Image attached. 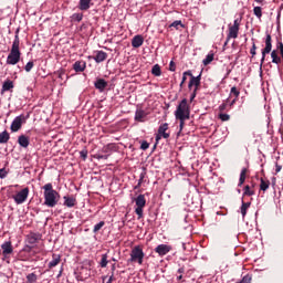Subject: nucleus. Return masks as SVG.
Returning <instances> with one entry per match:
<instances>
[{"label": "nucleus", "mask_w": 283, "mask_h": 283, "mask_svg": "<svg viewBox=\"0 0 283 283\" xmlns=\"http://www.w3.org/2000/svg\"><path fill=\"white\" fill-rule=\"evenodd\" d=\"M44 190V206L49 208H55L57 206L61 195L57 190H54V186L52 184H45L43 186Z\"/></svg>", "instance_id": "f257e3e1"}, {"label": "nucleus", "mask_w": 283, "mask_h": 283, "mask_svg": "<svg viewBox=\"0 0 283 283\" xmlns=\"http://www.w3.org/2000/svg\"><path fill=\"white\" fill-rule=\"evenodd\" d=\"M20 43L21 42H20L19 31H17L12 46H11V51L7 57V64L11 66H15L17 64H19V62H21L22 53L20 50Z\"/></svg>", "instance_id": "f03ea898"}, {"label": "nucleus", "mask_w": 283, "mask_h": 283, "mask_svg": "<svg viewBox=\"0 0 283 283\" xmlns=\"http://www.w3.org/2000/svg\"><path fill=\"white\" fill-rule=\"evenodd\" d=\"M190 114L191 111L188 104V99H181L175 111V117H182V119L186 122L187 119H190Z\"/></svg>", "instance_id": "7ed1b4c3"}, {"label": "nucleus", "mask_w": 283, "mask_h": 283, "mask_svg": "<svg viewBox=\"0 0 283 283\" xmlns=\"http://www.w3.org/2000/svg\"><path fill=\"white\" fill-rule=\"evenodd\" d=\"M144 259H145V252L142 248V245H135V248H133V250L130 251V262H137L139 263V265H142L144 263Z\"/></svg>", "instance_id": "20e7f679"}, {"label": "nucleus", "mask_w": 283, "mask_h": 283, "mask_svg": "<svg viewBox=\"0 0 283 283\" xmlns=\"http://www.w3.org/2000/svg\"><path fill=\"white\" fill-rule=\"evenodd\" d=\"M135 203H136L135 212H136L138 219H143V217H144V208H145V206L147 203L145 195H138L135 198Z\"/></svg>", "instance_id": "39448f33"}, {"label": "nucleus", "mask_w": 283, "mask_h": 283, "mask_svg": "<svg viewBox=\"0 0 283 283\" xmlns=\"http://www.w3.org/2000/svg\"><path fill=\"white\" fill-rule=\"evenodd\" d=\"M242 20H234L233 24H229L228 41L229 39H237Z\"/></svg>", "instance_id": "423d86ee"}, {"label": "nucleus", "mask_w": 283, "mask_h": 283, "mask_svg": "<svg viewBox=\"0 0 283 283\" xmlns=\"http://www.w3.org/2000/svg\"><path fill=\"white\" fill-rule=\"evenodd\" d=\"M29 195H30V188H28V187L23 188L22 190L17 192V195H13V200L18 205L24 203V201H27Z\"/></svg>", "instance_id": "0eeeda50"}, {"label": "nucleus", "mask_w": 283, "mask_h": 283, "mask_svg": "<svg viewBox=\"0 0 283 283\" xmlns=\"http://www.w3.org/2000/svg\"><path fill=\"white\" fill-rule=\"evenodd\" d=\"M25 122H27L25 115H19L18 117H15L11 124L12 133H18L19 130H21Z\"/></svg>", "instance_id": "6e6552de"}, {"label": "nucleus", "mask_w": 283, "mask_h": 283, "mask_svg": "<svg viewBox=\"0 0 283 283\" xmlns=\"http://www.w3.org/2000/svg\"><path fill=\"white\" fill-rule=\"evenodd\" d=\"M169 130V124H161L158 128V134L156 135V143L160 142V139L164 137V139H169L170 133Z\"/></svg>", "instance_id": "1a4fd4ad"}, {"label": "nucleus", "mask_w": 283, "mask_h": 283, "mask_svg": "<svg viewBox=\"0 0 283 283\" xmlns=\"http://www.w3.org/2000/svg\"><path fill=\"white\" fill-rule=\"evenodd\" d=\"M271 51H272V35H270V33H268L266 39H265V48L262 51L261 66L265 62V55L271 53Z\"/></svg>", "instance_id": "9d476101"}, {"label": "nucleus", "mask_w": 283, "mask_h": 283, "mask_svg": "<svg viewBox=\"0 0 283 283\" xmlns=\"http://www.w3.org/2000/svg\"><path fill=\"white\" fill-rule=\"evenodd\" d=\"M193 86H195V88H193ZM200 86H201V75H198L197 77H195V75H192V73H190V82L188 84L189 91H191V88H193V91H196V95H197Z\"/></svg>", "instance_id": "9b49d317"}, {"label": "nucleus", "mask_w": 283, "mask_h": 283, "mask_svg": "<svg viewBox=\"0 0 283 283\" xmlns=\"http://www.w3.org/2000/svg\"><path fill=\"white\" fill-rule=\"evenodd\" d=\"M1 249L3 259H9L10 254L14 251L12 241H4V243L1 244Z\"/></svg>", "instance_id": "f8f14e48"}, {"label": "nucleus", "mask_w": 283, "mask_h": 283, "mask_svg": "<svg viewBox=\"0 0 283 283\" xmlns=\"http://www.w3.org/2000/svg\"><path fill=\"white\" fill-rule=\"evenodd\" d=\"M170 250H171V245H167L166 243H160L155 248V252H157L159 256H164L165 254H168Z\"/></svg>", "instance_id": "ddd939ff"}, {"label": "nucleus", "mask_w": 283, "mask_h": 283, "mask_svg": "<svg viewBox=\"0 0 283 283\" xmlns=\"http://www.w3.org/2000/svg\"><path fill=\"white\" fill-rule=\"evenodd\" d=\"M147 113L143 108H137L135 113V122H146Z\"/></svg>", "instance_id": "4468645a"}, {"label": "nucleus", "mask_w": 283, "mask_h": 283, "mask_svg": "<svg viewBox=\"0 0 283 283\" xmlns=\"http://www.w3.org/2000/svg\"><path fill=\"white\" fill-rule=\"evenodd\" d=\"M107 57L108 55L105 53V51H97L93 60H95L97 64H101L102 62H105Z\"/></svg>", "instance_id": "2eb2a0df"}, {"label": "nucleus", "mask_w": 283, "mask_h": 283, "mask_svg": "<svg viewBox=\"0 0 283 283\" xmlns=\"http://www.w3.org/2000/svg\"><path fill=\"white\" fill-rule=\"evenodd\" d=\"M14 88V82L12 80H6L2 84L1 95H4L8 91H12Z\"/></svg>", "instance_id": "dca6fc26"}, {"label": "nucleus", "mask_w": 283, "mask_h": 283, "mask_svg": "<svg viewBox=\"0 0 283 283\" xmlns=\"http://www.w3.org/2000/svg\"><path fill=\"white\" fill-rule=\"evenodd\" d=\"M18 144L22 148H28V146H30V137H28L27 135H20L18 137Z\"/></svg>", "instance_id": "f3484780"}, {"label": "nucleus", "mask_w": 283, "mask_h": 283, "mask_svg": "<svg viewBox=\"0 0 283 283\" xmlns=\"http://www.w3.org/2000/svg\"><path fill=\"white\" fill-rule=\"evenodd\" d=\"M94 85H95V88H97L101 93H103L105 88H107L108 82H106V80L98 78L96 80Z\"/></svg>", "instance_id": "a211bd4d"}, {"label": "nucleus", "mask_w": 283, "mask_h": 283, "mask_svg": "<svg viewBox=\"0 0 283 283\" xmlns=\"http://www.w3.org/2000/svg\"><path fill=\"white\" fill-rule=\"evenodd\" d=\"M144 41L145 40L143 35H135V38H133V41H132L133 49H140V46H143Z\"/></svg>", "instance_id": "6ab92c4d"}, {"label": "nucleus", "mask_w": 283, "mask_h": 283, "mask_svg": "<svg viewBox=\"0 0 283 283\" xmlns=\"http://www.w3.org/2000/svg\"><path fill=\"white\" fill-rule=\"evenodd\" d=\"M86 69V62H83V61H78V62H75L73 64V70L76 72V73H83Z\"/></svg>", "instance_id": "aec40b11"}, {"label": "nucleus", "mask_w": 283, "mask_h": 283, "mask_svg": "<svg viewBox=\"0 0 283 283\" xmlns=\"http://www.w3.org/2000/svg\"><path fill=\"white\" fill-rule=\"evenodd\" d=\"M91 6H93V0H80L78 1L80 10H90Z\"/></svg>", "instance_id": "412c9836"}, {"label": "nucleus", "mask_w": 283, "mask_h": 283, "mask_svg": "<svg viewBox=\"0 0 283 283\" xmlns=\"http://www.w3.org/2000/svg\"><path fill=\"white\" fill-rule=\"evenodd\" d=\"M77 201L75 197H64V206H67V208H74L76 206Z\"/></svg>", "instance_id": "4be33fe9"}, {"label": "nucleus", "mask_w": 283, "mask_h": 283, "mask_svg": "<svg viewBox=\"0 0 283 283\" xmlns=\"http://www.w3.org/2000/svg\"><path fill=\"white\" fill-rule=\"evenodd\" d=\"M61 263V254H53L52 255V261L49 262V268H56Z\"/></svg>", "instance_id": "5701e85b"}, {"label": "nucleus", "mask_w": 283, "mask_h": 283, "mask_svg": "<svg viewBox=\"0 0 283 283\" xmlns=\"http://www.w3.org/2000/svg\"><path fill=\"white\" fill-rule=\"evenodd\" d=\"M230 95H234V99H232V102L230 103V106H234L240 97V91H238L237 86H232Z\"/></svg>", "instance_id": "b1692460"}, {"label": "nucleus", "mask_w": 283, "mask_h": 283, "mask_svg": "<svg viewBox=\"0 0 283 283\" xmlns=\"http://www.w3.org/2000/svg\"><path fill=\"white\" fill-rule=\"evenodd\" d=\"M260 190H262L263 192H266V190H269L270 186H271V181H269V179H264L263 177H261L260 180Z\"/></svg>", "instance_id": "393cba45"}, {"label": "nucleus", "mask_w": 283, "mask_h": 283, "mask_svg": "<svg viewBox=\"0 0 283 283\" xmlns=\"http://www.w3.org/2000/svg\"><path fill=\"white\" fill-rule=\"evenodd\" d=\"M248 172H249L248 168H242L240 174V179H239V187H242L244 185Z\"/></svg>", "instance_id": "a878e982"}, {"label": "nucleus", "mask_w": 283, "mask_h": 283, "mask_svg": "<svg viewBox=\"0 0 283 283\" xmlns=\"http://www.w3.org/2000/svg\"><path fill=\"white\" fill-rule=\"evenodd\" d=\"M250 206H251V201L245 202L244 200H242L241 214L243 218L247 217V212H248Z\"/></svg>", "instance_id": "bb28decb"}, {"label": "nucleus", "mask_w": 283, "mask_h": 283, "mask_svg": "<svg viewBox=\"0 0 283 283\" xmlns=\"http://www.w3.org/2000/svg\"><path fill=\"white\" fill-rule=\"evenodd\" d=\"M10 139V133H8V130H3L2 133H0V144H8Z\"/></svg>", "instance_id": "cd10ccee"}, {"label": "nucleus", "mask_w": 283, "mask_h": 283, "mask_svg": "<svg viewBox=\"0 0 283 283\" xmlns=\"http://www.w3.org/2000/svg\"><path fill=\"white\" fill-rule=\"evenodd\" d=\"M253 195H255V190H252L251 186H244L243 197H253Z\"/></svg>", "instance_id": "c85d7f7f"}, {"label": "nucleus", "mask_w": 283, "mask_h": 283, "mask_svg": "<svg viewBox=\"0 0 283 283\" xmlns=\"http://www.w3.org/2000/svg\"><path fill=\"white\" fill-rule=\"evenodd\" d=\"M151 74L155 75V77H160L161 75V67L159 64H155L151 70Z\"/></svg>", "instance_id": "c756f323"}, {"label": "nucleus", "mask_w": 283, "mask_h": 283, "mask_svg": "<svg viewBox=\"0 0 283 283\" xmlns=\"http://www.w3.org/2000/svg\"><path fill=\"white\" fill-rule=\"evenodd\" d=\"M214 60V55L213 53H209L206 59L203 60V65L205 66H209V64H211V62H213Z\"/></svg>", "instance_id": "7c9ffc66"}, {"label": "nucleus", "mask_w": 283, "mask_h": 283, "mask_svg": "<svg viewBox=\"0 0 283 283\" xmlns=\"http://www.w3.org/2000/svg\"><path fill=\"white\" fill-rule=\"evenodd\" d=\"M273 64H281L282 60L279 57L276 51H272L271 53Z\"/></svg>", "instance_id": "2f4dec72"}, {"label": "nucleus", "mask_w": 283, "mask_h": 283, "mask_svg": "<svg viewBox=\"0 0 283 283\" xmlns=\"http://www.w3.org/2000/svg\"><path fill=\"white\" fill-rule=\"evenodd\" d=\"M146 175H147L146 170H144L143 172H140V175H139V181H138L137 186H135V190H137L138 188H140L142 184H144Z\"/></svg>", "instance_id": "473e14b6"}, {"label": "nucleus", "mask_w": 283, "mask_h": 283, "mask_svg": "<svg viewBox=\"0 0 283 283\" xmlns=\"http://www.w3.org/2000/svg\"><path fill=\"white\" fill-rule=\"evenodd\" d=\"M27 281H28V283H35L38 281V276H36L35 272H31L30 274H28Z\"/></svg>", "instance_id": "72a5a7b5"}, {"label": "nucleus", "mask_w": 283, "mask_h": 283, "mask_svg": "<svg viewBox=\"0 0 283 283\" xmlns=\"http://www.w3.org/2000/svg\"><path fill=\"white\" fill-rule=\"evenodd\" d=\"M253 13L258 17V19H261V17H262L261 6H254Z\"/></svg>", "instance_id": "f704fd0d"}, {"label": "nucleus", "mask_w": 283, "mask_h": 283, "mask_svg": "<svg viewBox=\"0 0 283 283\" xmlns=\"http://www.w3.org/2000/svg\"><path fill=\"white\" fill-rule=\"evenodd\" d=\"M108 264V254H102L101 266L106 268Z\"/></svg>", "instance_id": "c9c22d12"}, {"label": "nucleus", "mask_w": 283, "mask_h": 283, "mask_svg": "<svg viewBox=\"0 0 283 283\" xmlns=\"http://www.w3.org/2000/svg\"><path fill=\"white\" fill-rule=\"evenodd\" d=\"M251 281H252L251 274H245V275L241 279V281H238L237 283H251Z\"/></svg>", "instance_id": "e433bc0d"}, {"label": "nucleus", "mask_w": 283, "mask_h": 283, "mask_svg": "<svg viewBox=\"0 0 283 283\" xmlns=\"http://www.w3.org/2000/svg\"><path fill=\"white\" fill-rule=\"evenodd\" d=\"M104 226H105V221H99V223H96L94 226L93 232H98L99 230H102V228H104Z\"/></svg>", "instance_id": "4c0bfd02"}, {"label": "nucleus", "mask_w": 283, "mask_h": 283, "mask_svg": "<svg viewBox=\"0 0 283 283\" xmlns=\"http://www.w3.org/2000/svg\"><path fill=\"white\" fill-rule=\"evenodd\" d=\"M219 119H221V122H229V119H231V115H228L227 113L219 114Z\"/></svg>", "instance_id": "58836bf2"}, {"label": "nucleus", "mask_w": 283, "mask_h": 283, "mask_svg": "<svg viewBox=\"0 0 283 283\" xmlns=\"http://www.w3.org/2000/svg\"><path fill=\"white\" fill-rule=\"evenodd\" d=\"M180 25H181V28H184L181 20H175V22H172V24H170V28H176L177 30H179Z\"/></svg>", "instance_id": "ea45409f"}, {"label": "nucleus", "mask_w": 283, "mask_h": 283, "mask_svg": "<svg viewBox=\"0 0 283 283\" xmlns=\"http://www.w3.org/2000/svg\"><path fill=\"white\" fill-rule=\"evenodd\" d=\"M32 69H34V62H28V64H25V66H24V71L27 73H30L32 71Z\"/></svg>", "instance_id": "a19ab883"}, {"label": "nucleus", "mask_w": 283, "mask_h": 283, "mask_svg": "<svg viewBox=\"0 0 283 283\" xmlns=\"http://www.w3.org/2000/svg\"><path fill=\"white\" fill-rule=\"evenodd\" d=\"M38 239H39L38 234H30L29 243H36Z\"/></svg>", "instance_id": "79ce46f5"}, {"label": "nucleus", "mask_w": 283, "mask_h": 283, "mask_svg": "<svg viewBox=\"0 0 283 283\" xmlns=\"http://www.w3.org/2000/svg\"><path fill=\"white\" fill-rule=\"evenodd\" d=\"M176 119H179V122H180V124H179V129H180V130H184L185 124H186L184 117H176Z\"/></svg>", "instance_id": "37998d69"}, {"label": "nucleus", "mask_w": 283, "mask_h": 283, "mask_svg": "<svg viewBox=\"0 0 283 283\" xmlns=\"http://www.w3.org/2000/svg\"><path fill=\"white\" fill-rule=\"evenodd\" d=\"M250 54L252 55V57H254L256 55V44H255V42L252 43V49L250 51Z\"/></svg>", "instance_id": "c03bdc74"}, {"label": "nucleus", "mask_w": 283, "mask_h": 283, "mask_svg": "<svg viewBox=\"0 0 283 283\" xmlns=\"http://www.w3.org/2000/svg\"><path fill=\"white\" fill-rule=\"evenodd\" d=\"M83 13H74L73 14V19H75V21H82V19H83Z\"/></svg>", "instance_id": "a18cd8bd"}, {"label": "nucleus", "mask_w": 283, "mask_h": 283, "mask_svg": "<svg viewBox=\"0 0 283 283\" xmlns=\"http://www.w3.org/2000/svg\"><path fill=\"white\" fill-rule=\"evenodd\" d=\"M8 172L6 170V168H0V179H4V177H7Z\"/></svg>", "instance_id": "49530a36"}, {"label": "nucleus", "mask_w": 283, "mask_h": 283, "mask_svg": "<svg viewBox=\"0 0 283 283\" xmlns=\"http://www.w3.org/2000/svg\"><path fill=\"white\" fill-rule=\"evenodd\" d=\"M227 108H228V104H221V105L219 106V111H220L219 114H224V111H227Z\"/></svg>", "instance_id": "de8ad7c7"}, {"label": "nucleus", "mask_w": 283, "mask_h": 283, "mask_svg": "<svg viewBox=\"0 0 283 283\" xmlns=\"http://www.w3.org/2000/svg\"><path fill=\"white\" fill-rule=\"evenodd\" d=\"M187 75H191V71H186L184 74H182V84H185L187 82Z\"/></svg>", "instance_id": "09e8293b"}, {"label": "nucleus", "mask_w": 283, "mask_h": 283, "mask_svg": "<svg viewBox=\"0 0 283 283\" xmlns=\"http://www.w3.org/2000/svg\"><path fill=\"white\" fill-rule=\"evenodd\" d=\"M140 148H142V150H147L149 148L148 142H142Z\"/></svg>", "instance_id": "8fccbe9b"}, {"label": "nucleus", "mask_w": 283, "mask_h": 283, "mask_svg": "<svg viewBox=\"0 0 283 283\" xmlns=\"http://www.w3.org/2000/svg\"><path fill=\"white\" fill-rule=\"evenodd\" d=\"M87 155H88L87 150H81V157L84 161L87 159Z\"/></svg>", "instance_id": "3c124183"}, {"label": "nucleus", "mask_w": 283, "mask_h": 283, "mask_svg": "<svg viewBox=\"0 0 283 283\" xmlns=\"http://www.w3.org/2000/svg\"><path fill=\"white\" fill-rule=\"evenodd\" d=\"M176 69H177L176 63H175V62H170V64H169V71L175 72Z\"/></svg>", "instance_id": "603ef678"}, {"label": "nucleus", "mask_w": 283, "mask_h": 283, "mask_svg": "<svg viewBox=\"0 0 283 283\" xmlns=\"http://www.w3.org/2000/svg\"><path fill=\"white\" fill-rule=\"evenodd\" d=\"M56 75H57V77H59L60 80H63V77H64V75H65V71H57Z\"/></svg>", "instance_id": "864d4df0"}, {"label": "nucleus", "mask_w": 283, "mask_h": 283, "mask_svg": "<svg viewBox=\"0 0 283 283\" xmlns=\"http://www.w3.org/2000/svg\"><path fill=\"white\" fill-rule=\"evenodd\" d=\"M197 97V91H192L191 95H190V102H193Z\"/></svg>", "instance_id": "5fc2aeb1"}, {"label": "nucleus", "mask_w": 283, "mask_h": 283, "mask_svg": "<svg viewBox=\"0 0 283 283\" xmlns=\"http://www.w3.org/2000/svg\"><path fill=\"white\" fill-rule=\"evenodd\" d=\"M177 272L180 273V274H181V279H184V274H185V272H186V268H179V269L177 270Z\"/></svg>", "instance_id": "6e6d98bb"}, {"label": "nucleus", "mask_w": 283, "mask_h": 283, "mask_svg": "<svg viewBox=\"0 0 283 283\" xmlns=\"http://www.w3.org/2000/svg\"><path fill=\"white\" fill-rule=\"evenodd\" d=\"M281 170H282V166L280 165V164H276V166H275V172L277 174V172H281Z\"/></svg>", "instance_id": "4d7b16f0"}, {"label": "nucleus", "mask_w": 283, "mask_h": 283, "mask_svg": "<svg viewBox=\"0 0 283 283\" xmlns=\"http://www.w3.org/2000/svg\"><path fill=\"white\" fill-rule=\"evenodd\" d=\"M115 280L114 273H112V275L109 276L107 283H113V281Z\"/></svg>", "instance_id": "13d9d810"}, {"label": "nucleus", "mask_w": 283, "mask_h": 283, "mask_svg": "<svg viewBox=\"0 0 283 283\" xmlns=\"http://www.w3.org/2000/svg\"><path fill=\"white\" fill-rule=\"evenodd\" d=\"M279 49H280L281 55H282V57H283V42H280Z\"/></svg>", "instance_id": "bf43d9fd"}, {"label": "nucleus", "mask_w": 283, "mask_h": 283, "mask_svg": "<svg viewBox=\"0 0 283 283\" xmlns=\"http://www.w3.org/2000/svg\"><path fill=\"white\" fill-rule=\"evenodd\" d=\"M177 281H182V274L177 272Z\"/></svg>", "instance_id": "052dcab7"}, {"label": "nucleus", "mask_w": 283, "mask_h": 283, "mask_svg": "<svg viewBox=\"0 0 283 283\" xmlns=\"http://www.w3.org/2000/svg\"><path fill=\"white\" fill-rule=\"evenodd\" d=\"M228 39H229V35H227L226 42H224V44H223L224 48L228 46V43H229V41H230V40H228Z\"/></svg>", "instance_id": "680f3d73"}, {"label": "nucleus", "mask_w": 283, "mask_h": 283, "mask_svg": "<svg viewBox=\"0 0 283 283\" xmlns=\"http://www.w3.org/2000/svg\"><path fill=\"white\" fill-rule=\"evenodd\" d=\"M98 159H107V155H99Z\"/></svg>", "instance_id": "e2e57ef3"}, {"label": "nucleus", "mask_w": 283, "mask_h": 283, "mask_svg": "<svg viewBox=\"0 0 283 283\" xmlns=\"http://www.w3.org/2000/svg\"><path fill=\"white\" fill-rule=\"evenodd\" d=\"M115 270H116V265H115V263L112 265V273L114 274V272H115Z\"/></svg>", "instance_id": "0e129e2a"}, {"label": "nucleus", "mask_w": 283, "mask_h": 283, "mask_svg": "<svg viewBox=\"0 0 283 283\" xmlns=\"http://www.w3.org/2000/svg\"><path fill=\"white\" fill-rule=\"evenodd\" d=\"M254 188H255V184H252L251 190H255Z\"/></svg>", "instance_id": "69168bd1"}, {"label": "nucleus", "mask_w": 283, "mask_h": 283, "mask_svg": "<svg viewBox=\"0 0 283 283\" xmlns=\"http://www.w3.org/2000/svg\"><path fill=\"white\" fill-rule=\"evenodd\" d=\"M184 86V80H181V83H180V88H182Z\"/></svg>", "instance_id": "338daca9"}, {"label": "nucleus", "mask_w": 283, "mask_h": 283, "mask_svg": "<svg viewBox=\"0 0 283 283\" xmlns=\"http://www.w3.org/2000/svg\"><path fill=\"white\" fill-rule=\"evenodd\" d=\"M255 1H258V3H262V1H264V0H255Z\"/></svg>", "instance_id": "774afa93"}]
</instances>
